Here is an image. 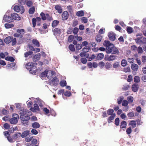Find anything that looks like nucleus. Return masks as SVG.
I'll use <instances>...</instances> for the list:
<instances>
[{
    "label": "nucleus",
    "instance_id": "5fc2aeb1",
    "mask_svg": "<svg viewBox=\"0 0 146 146\" xmlns=\"http://www.w3.org/2000/svg\"><path fill=\"white\" fill-rule=\"evenodd\" d=\"M119 62H116L113 64V66L114 68H117L119 66Z\"/></svg>",
    "mask_w": 146,
    "mask_h": 146
},
{
    "label": "nucleus",
    "instance_id": "bf43d9fd",
    "mask_svg": "<svg viewBox=\"0 0 146 146\" xmlns=\"http://www.w3.org/2000/svg\"><path fill=\"white\" fill-rule=\"evenodd\" d=\"M16 65V63L15 62H12L7 65V66L9 67H13Z\"/></svg>",
    "mask_w": 146,
    "mask_h": 146
},
{
    "label": "nucleus",
    "instance_id": "79ce46f5",
    "mask_svg": "<svg viewBox=\"0 0 146 146\" xmlns=\"http://www.w3.org/2000/svg\"><path fill=\"white\" fill-rule=\"evenodd\" d=\"M134 81L136 83H139L140 81V78L138 76H135L134 78Z\"/></svg>",
    "mask_w": 146,
    "mask_h": 146
},
{
    "label": "nucleus",
    "instance_id": "e2e57ef3",
    "mask_svg": "<svg viewBox=\"0 0 146 146\" xmlns=\"http://www.w3.org/2000/svg\"><path fill=\"white\" fill-rule=\"evenodd\" d=\"M137 51L139 53H142L143 52V51L141 47L139 46L137 48Z\"/></svg>",
    "mask_w": 146,
    "mask_h": 146
},
{
    "label": "nucleus",
    "instance_id": "58836bf2",
    "mask_svg": "<svg viewBox=\"0 0 146 146\" xmlns=\"http://www.w3.org/2000/svg\"><path fill=\"white\" fill-rule=\"evenodd\" d=\"M129 125H131L133 128H134L136 126V123L135 121L132 120L130 121Z\"/></svg>",
    "mask_w": 146,
    "mask_h": 146
},
{
    "label": "nucleus",
    "instance_id": "9b49d317",
    "mask_svg": "<svg viewBox=\"0 0 146 146\" xmlns=\"http://www.w3.org/2000/svg\"><path fill=\"white\" fill-rule=\"evenodd\" d=\"M30 115H21L20 117L21 120L23 122L24 121H27L30 119Z\"/></svg>",
    "mask_w": 146,
    "mask_h": 146
},
{
    "label": "nucleus",
    "instance_id": "2f4dec72",
    "mask_svg": "<svg viewBox=\"0 0 146 146\" xmlns=\"http://www.w3.org/2000/svg\"><path fill=\"white\" fill-rule=\"evenodd\" d=\"M35 11V7L33 6L30 8L29 11V13L30 14H33L34 13Z\"/></svg>",
    "mask_w": 146,
    "mask_h": 146
},
{
    "label": "nucleus",
    "instance_id": "aec40b11",
    "mask_svg": "<svg viewBox=\"0 0 146 146\" xmlns=\"http://www.w3.org/2000/svg\"><path fill=\"white\" fill-rule=\"evenodd\" d=\"M30 110L31 111H34V110H35V111L37 110V111H39V107L38 106V105L37 104H34V108H31Z\"/></svg>",
    "mask_w": 146,
    "mask_h": 146
},
{
    "label": "nucleus",
    "instance_id": "ddd939ff",
    "mask_svg": "<svg viewBox=\"0 0 146 146\" xmlns=\"http://www.w3.org/2000/svg\"><path fill=\"white\" fill-rule=\"evenodd\" d=\"M68 13L67 11H65L63 12L62 14V17L63 20H66L68 17Z\"/></svg>",
    "mask_w": 146,
    "mask_h": 146
},
{
    "label": "nucleus",
    "instance_id": "4be33fe9",
    "mask_svg": "<svg viewBox=\"0 0 146 146\" xmlns=\"http://www.w3.org/2000/svg\"><path fill=\"white\" fill-rule=\"evenodd\" d=\"M112 44L110 43L109 41L108 40H105L103 43V45L104 46H106V47L110 46H111V45Z\"/></svg>",
    "mask_w": 146,
    "mask_h": 146
},
{
    "label": "nucleus",
    "instance_id": "2eb2a0df",
    "mask_svg": "<svg viewBox=\"0 0 146 146\" xmlns=\"http://www.w3.org/2000/svg\"><path fill=\"white\" fill-rule=\"evenodd\" d=\"M12 36H9L6 37L4 40L5 42L7 44L10 43L12 40Z\"/></svg>",
    "mask_w": 146,
    "mask_h": 146
},
{
    "label": "nucleus",
    "instance_id": "473e14b6",
    "mask_svg": "<svg viewBox=\"0 0 146 146\" xmlns=\"http://www.w3.org/2000/svg\"><path fill=\"white\" fill-rule=\"evenodd\" d=\"M76 15L79 17H82L84 16V12L83 11H80L77 12Z\"/></svg>",
    "mask_w": 146,
    "mask_h": 146
},
{
    "label": "nucleus",
    "instance_id": "4468645a",
    "mask_svg": "<svg viewBox=\"0 0 146 146\" xmlns=\"http://www.w3.org/2000/svg\"><path fill=\"white\" fill-rule=\"evenodd\" d=\"M41 54L40 53H38L35 55L33 57V61L34 62H36L39 60Z\"/></svg>",
    "mask_w": 146,
    "mask_h": 146
},
{
    "label": "nucleus",
    "instance_id": "f3484780",
    "mask_svg": "<svg viewBox=\"0 0 146 146\" xmlns=\"http://www.w3.org/2000/svg\"><path fill=\"white\" fill-rule=\"evenodd\" d=\"M138 66L135 64H133L131 65V68L134 71H137L138 69Z\"/></svg>",
    "mask_w": 146,
    "mask_h": 146
},
{
    "label": "nucleus",
    "instance_id": "6e6552de",
    "mask_svg": "<svg viewBox=\"0 0 146 146\" xmlns=\"http://www.w3.org/2000/svg\"><path fill=\"white\" fill-rule=\"evenodd\" d=\"M59 81L58 79L55 76L51 80L50 82L52 83L54 85L56 86L58 84Z\"/></svg>",
    "mask_w": 146,
    "mask_h": 146
},
{
    "label": "nucleus",
    "instance_id": "393cba45",
    "mask_svg": "<svg viewBox=\"0 0 146 146\" xmlns=\"http://www.w3.org/2000/svg\"><path fill=\"white\" fill-rule=\"evenodd\" d=\"M59 22L57 20H54L52 23V26L53 28L55 27L59 23Z\"/></svg>",
    "mask_w": 146,
    "mask_h": 146
},
{
    "label": "nucleus",
    "instance_id": "774afa93",
    "mask_svg": "<svg viewBox=\"0 0 146 146\" xmlns=\"http://www.w3.org/2000/svg\"><path fill=\"white\" fill-rule=\"evenodd\" d=\"M81 61L82 63L83 64H85L87 62V60L85 58H82L81 59Z\"/></svg>",
    "mask_w": 146,
    "mask_h": 146
},
{
    "label": "nucleus",
    "instance_id": "37998d69",
    "mask_svg": "<svg viewBox=\"0 0 146 146\" xmlns=\"http://www.w3.org/2000/svg\"><path fill=\"white\" fill-rule=\"evenodd\" d=\"M69 48L71 51L74 52L75 51L74 46L73 44H70L69 46Z\"/></svg>",
    "mask_w": 146,
    "mask_h": 146
},
{
    "label": "nucleus",
    "instance_id": "9d476101",
    "mask_svg": "<svg viewBox=\"0 0 146 146\" xmlns=\"http://www.w3.org/2000/svg\"><path fill=\"white\" fill-rule=\"evenodd\" d=\"M54 35L56 36L59 35L61 33V30L58 28H56L52 31Z\"/></svg>",
    "mask_w": 146,
    "mask_h": 146
},
{
    "label": "nucleus",
    "instance_id": "e433bc0d",
    "mask_svg": "<svg viewBox=\"0 0 146 146\" xmlns=\"http://www.w3.org/2000/svg\"><path fill=\"white\" fill-rule=\"evenodd\" d=\"M40 15L41 17V19L43 20H46V14H45L43 12H42L40 14Z\"/></svg>",
    "mask_w": 146,
    "mask_h": 146
},
{
    "label": "nucleus",
    "instance_id": "6ab92c4d",
    "mask_svg": "<svg viewBox=\"0 0 146 146\" xmlns=\"http://www.w3.org/2000/svg\"><path fill=\"white\" fill-rule=\"evenodd\" d=\"M115 116V114L113 113L111 114V115L108 118V121L109 123H110L112 122V121L113 120Z\"/></svg>",
    "mask_w": 146,
    "mask_h": 146
},
{
    "label": "nucleus",
    "instance_id": "ea45409f",
    "mask_svg": "<svg viewBox=\"0 0 146 146\" xmlns=\"http://www.w3.org/2000/svg\"><path fill=\"white\" fill-rule=\"evenodd\" d=\"M102 36L100 35H98L96 37V40L98 42H100L102 40Z\"/></svg>",
    "mask_w": 146,
    "mask_h": 146
},
{
    "label": "nucleus",
    "instance_id": "a211bd4d",
    "mask_svg": "<svg viewBox=\"0 0 146 146\" xmlns=\"http://www.w3.org/2000/svg\"><path fill=\"white\" fill-rule=\"evenodd\" d=\"M53 75V73L52 71H47L46 73V77L48 78H51Z\"/></svg>",
    "mask_w": 146,
    "mask_h": 146
},
{
    "label": "nucleus",
    "instance_id": "052dcab7",
    "mask_svg": "<svg viewBox=\"0 0 146 146\" xmlns=\"http://www.w3.org/2000/svg\"><path fill=\"white\" fill-rule=\"evenodd\" d=\"M33 3L32 1L29 0L27 1L26 4L29 7H31Z\"/></svg>",
    "mask_w": 146,
    "mask_h": 146
},
{
    "label": "nucleus",
    "instance_id": "1a4fd4ad",
    "mask_svg": "<svg viewBox=\"0 0 146 146\" xmlns=\"http://www.w3.org/2000/svg\"><path fill=\"white\" fill-rule=\"evenodd\" d=\"M21 115H32L31 112L29 110L26 109L23 110L21 112Z\"/></svg>",
    "mask_w": 146,
    "mask_h": 146
},
{
    "label": "nucleus",
    "instance_id": "69168bd1",
    "mask_svg": "<svg viewBox=\"0 0 146 146\" xmlns=\"http://www.w3.org/2000/svg\"><path fill=\"white\" fill-rule=\"evenodd\" d=\"M123 71L125 72H129L130 71V68L129 67L126 68H124L123 69Z\"/></svg>",
    "mask_w": 146,
    "mask_h": 146
},
{
    "label": "nucleus",
    "instance_id": "a18cd8bd",
    "mask_svg": "<svg viewBox=\"0 0 146 146\" xmlns=\"http://www.w3.org/2000/svg\"><path fill=\"white\" fill-rule=\"evenodd\" d=\"M127 100L129 103H131L133 102V97L131 96H128L127 97Z\"/></svg>",
    "mask_w": 146,
    "mask_h": 146
},
{
    "label": "nucleus",
    "instance_id": "de8ad7c7",
    "mask_svg": "<svg viewBox=\"0 0 146 146\" xmlns=\"http://www.w3.org/2000/svg\"><path fill=\"white\" fill-rule=\"evenodd\" d=\"M127 115L129 117L130 119L134 116V113L133 111L129 112Z\"/></svg>",
    "mask_w": 146,
    "mask_h": 146
},
{
    "label": "nucleus",
    "instance_id": "dca6fc26",
    "mask_svg": "<svg viewBox=\"0 0 146 146\" xmlns=\"http://www.w3.org/2000/svg\"><path fill=\"white\" fill-rule=\"evenodd\" d=\"M131 88L133 91L134 92H136L138 90L139 88L138 85L137 84H134L132 85Z\"/></svg>",
    "mask_w": 146,
    "mask_h": 146
},
{
    "label": "nucleus",
    "instance_id": "c9c22d12",
    "mask_svg": "<svg viewBox=\"0 0 146 146\" xmlns=\"http://www.w3.org/2000/svg\"><path fill=\"white\" fill-rule=\"evenodd\" d=\"M46 19L47 20L50 21L53 20L52 17L51 15H50L46 13Z\"/></svg>",
    "mask_w": 146,
    "mask_h": 146
},
{
    "label": "nucleus",
    "instance_id": "f8f14e48",
    "mask_svg": "<svg viewBox=\"0 0 146 146\" xmlns=\"http://www.w3.org/2000/svg\"><path fill=\"white\" fill-rule=\"evenodd\" d=\"M116 56L113 54H111L108 58H105V60H108L109 61H111L114 60L116 58Z\"/></svg>",
    "mask_w": 146,
    "mask_h": 146
},
{
    "label": "nucleus",
    "instance_id": "864d4df0",
    "mask_svg": "<svg viewBox=\"0 0 146 146\" xmlns=\"http://www.w3.org/2000/svg\"><path fill=\"white\" fill-rule=\"evenodd\" d=\"M128 102L126 100H123L122 102V105L124 106H127L128 105Z\"/></svg>",
    "mask_w": 146,
    "mask_h": 146
},
{
    "label": "nucleus",
    "instance_id": "423d86ee",
    "mask_svg": "<svg viewBox=\"0 0 146 146\" xmlns=\"http://www.w3.org/2000/svg\"><path fill=\"white\" fill-rule=\"evenodd\" d=\"M115 35V33L112 32L108 33V36L111 40L114 41L116 39Z\"/></svg>",
    "mask_w": 146,
    "mask_h": 146
},
{
    "label": "nucleus",
    "instance_id": "0eeeda50",
    "mask_svg": "<svg viewBox=\"0 0 146 146\" xmlns=\"http://www.w3.org/2000/svg\"><path fill=\"white\" fill-rule=\"evenodd\" d=\"M11 17L13 19V20L14 19L15 20H20L21 19V17L19 15L16 13L12 14L11 15Z\"/></svg>",
    "mask_w": 146,
    "mask_h": 146
},
{
    "label": "nucleus",
    "instance_id": "20e7f679",
    "mask_svg": "<svg viewBox=\"0 0 146 146\" xmlns=\"http://www.w3.org/2000/svg\"><path fill=\"white\" fill-rule=\"evenodd\" d=\"M3 21H4L5 22L9 23H10L13 21L12 17L7 16L6 14L4 15L3 19Z\"/></svg>",
    "mask_w": 146,
    "mask_h": 146
},
{
    "label": "nucleus",
    "instance_id": "680f3d73",
    "mask_svg": "<svg viewBox=\"0 0 146 146\" xmlns=\"http://www.w3.org/2000/svg\"><path fill=\"white\" fill-rule=\"evenodd\" d=\"M123 99L122 97H120L117 99V103L118 104H120L121 103V102Z\"/></svg>",
    "mask_w": 146,
    "mask_h": 146
},
{
    "label": "nucleus",
    "instance_id": "7ed1b4c3",
    "mask_svg": "<svg viewBox=\"0 0 146 146\" xmlns=\"http://www.w3.org/2000/svg\"><path fill=\"white\" fill-rule=\"evenodd\" d=\"M36 22L37 25L38 26H40L41 24V18L39 17H37L36 18H33L32 19V22L33 27H35L36 25Z\"/></svg>",
    "mask_w": 146,
    "mask_h": 146
},
{
    "label": "nucleus",
    "instance_id": "4d7b16f0",
    "mask_svg": "<svg viewBox=\"0 0 146 146\" xmlns=\"http://www.w3.org/2000/svg\"><path fill=\"white\" fill-rule=\"evenodd\" d=\"M12 45L13 46L15 45L17 43L16 39L15 38H14L13 39L12 37Z\"/></svg>",
    "mask_w": 146,
    "mask_h": 146
},
{
    "label": "nucleus",
    "instance_id": "c85d7f7f",
    "mask_svg": "<svg viewBox=\"0 0 146 146\" xmlns=\"http://www.w3.org/2000/svg\"><path fill=\"white\" fill-rule=\"evenodd\" d=\"M14 25L13 24L6 23L5 24V27L6 29H9L13 27Z\"/></svg>",
    "mask_w": 146,
    "mask_h": 146
},
{
    "label": "nucleus",
    "instance_id": "13d9d810",
    "mask_svg": "<svg viewBox=\"0 0 146 146\" xmlns=\"http://www.w3.org/2000/svg\"><path fill=\"white\" fill-rule=\"evenodd\" d=\"M47 70H45L41 73L40 76L42 77H44L46 76Z\"/></svg>",
    "mask_w": 146,
    "mask_h": 146
},
{
    "label": "nucleus",
    "instance_id": "412c9836",
    "mask_svg": "<svg viewBox=\"0 0 146 146\" xmlns=\"http://www.w3.org/2000/svg\"><path fill=\"white\" fill-rule=\"evenodd\" d=\"M55 9L59 13H61L62 11V7L58 5H56L55 7Z\"/></svg>",
    "mask_w": 146,
    "mask_h": 146
},
{
    "label": "nucleus",
    "instance_id": "09e8293b",
    "mask_svg": "<svg viewBox=\"0 0 146 146\" xmlns=\"http://www.w3.org/2000/svg\"><path fill=\"white\" fill-rule=\"evenodd\" d=\"M74 39V36L72 35H70L68 38V41L69 42H72Z\"/></svg>",
    "mask_w": 146,
    "mask_h": 146
},
{
    "label": "nucleus",
    "instance_id": "6e6d98bb",
    "mask_svg": "<svg viewBox=\"0 0 146 146\" xmlns=\"http://www.w3.org/2000/svg\"><path fill=\"white\" fill-rule=\"evenodd\" d=\"M76 49L79 50L81 49L82 48V44H78L76 45Z\"/></svg>",
    "mask_w": 146,
    "mask_h": 146
},
{
    "label": "nucleus",
    "instance_id": "f03ea898",
    "mask_svg": "<svg viewBox=\"0 0 146 146\" xmlns=\"http://www.w3.org/2000/svg\"><path fill=\"white\" fill-rule=\"evenodd\" d=\"M106 52L107 54H119V51L117 49L114 47L113 44L111 45L110 46L106 47Z\"/></svg>",
    "mask_w": 146,
    "mask_h": 146
},
{
    "label": "nucleus",
    "instance_id": "49530a36",
    "mask_svg": "<svg viewBox=\"0 0 146 146\" xmlns=\"http://www.w3.org/2000/svg\"><path fill=\"white\" fill-rule=\"evenodd\" d=\"M127 64V62L126 60L123 59L121 60V64L122 66L124 67L126 66Z\"/></svg>",
    "mask_w": 146,
    "mask_h": 146
},
{
    "label": "nucleus",
    "instance_id": "f704fd0d",
    "mask_svg": "<svg viewBox=\"0 0 146 146\" xmlns=\"http://www.w3.org/2000/svg\"><path fill=\"white\" fill-rule=\"evenodd\" d=\"M127 125L126 122L125 121H123L121 123L120 127L121 128H125Z\"/></svg>",
    "mask_w": 146,
    "mask_h": 146
},
{
    "label": "nucleus",
    "instance_id": "a878e982",
    "mask_svg": "<svg viewBox=\"0 0 146 146\" xmlns=\"http://www.w3.org/2000/svg\"><path fill=\"white\" fill-rule=\"evenodd\" d=\"M32 42L33 44L36 45L37 47H39L40 46L39 42L36 39H33L32 40Z\"/></svg>",
    "mask_w": 146,
    "mask_h": 146
},
{
    "label": "nucleus",
    "instance_id": "b1692460",
    "mask_svg": "<svg viewBox=\"0 0 146 146\" xmlns=\"http://www.w3.org/2000/svg\"><path fill=\"white\" fill-rule=\"evenodd\" d=\"M9 121L11 123L15 124L17 123L18 120L16 118H12L10 119Z\"/></svg>",
    "mask_w": 146,
    "mask_h": 146
},
{
    "label": "nucleus",
    "instance_id": "cd10ccee",
    "mask_svg": "<svg viewBox=\"0 0 146 146\" xmlns=\"http://www.w3.org/2000/svg\"><path fill=\"white\" fill-rule=\"evenodd\" d=\"M5 59L11 62H14L15 60V59L12 56H7L5 58Z\"/></svg>",
    "mask_w": 146,
    "mask_h": 146
},
{
    "label": "nucleus",
    "instance_id": "603ef678",
    "mask_svg": "<svg viewBox=\"0 0 146 146\" xmlns=\"http://www.w3.org/2000/svg\"><path fill=\"white\" fill-rule=\"evenodd\" d=\"M127 30L129 33H131L133 32V29L130 27H128L127 28Z\"/></svg>",
    "mask_w": 146,
    "mask_h": 146
},
{
    "label": "nucleus",
    "instance_id": "3c124183",
    "mask_svg": "<svg viewBox=\"0 0 146 146\" xmlns=\"http://www.w3.org/2000/svg\"><path fill=\"white\" fill-rule=\"evenodd\" d=\"M114 112L113 110L110 109L107 111V113L108 115H111V114H113Z\"/></svg>",
    "mask_w": 146,
    "mask_h": 146
},
{
    "label": "nucleus",
    "instance_id": "8fccbe9b",
    "mask_svg": "<svg viewBox=\"0 0 146 146\" xmlns=\"http://www.w3.org/2000/svg\"><path fill=\"white\" fill-rule=\"evenodd\" d=\"M64 95L67 97H70L72 95L71 93L68 91H66L64 92Z\"/></svg>",
    "mask_w": 146,
    "mask_h": 146
},
{
    "label": "nucleus",
    "instance_id": "4c0bfd02",
    "mask_svg": "<svg viewBox=\"0 0 146 146\" xmlns=\"http://www.w3.org/2000/svg\"><path fill=\"white\" fill-rule=\"evenodd\" d=\"M104 57V54L102 53H100L98 55L97 58L98 60H101Z\"/></svg>",
    "mask_w": 146,
    "mask_h": 146
},
{
    "label": "nucleus",
    "instance_id": "0e129e2a",
    "mask_svg": "<svg viewBox=\"0 0 146 146\" xmlns=\"http://www.w3.org/2000/svg\"><path fill=\"white\" fill-rule=\"evenodd\" d=\"M132 130L131 127H129L127 128L126 131V132L127 134H130Z\"/></svg>",
    "mask_w": 146,
    "mask_h": 146
},
{
    "label": "nucleus",
    "instance_id": "c03bdc74",
    "mask_svg": "<svg viewBox=\"0 0 146 146\" xmlns=\"http://www.w3.org/2000/svg\"><path fill=\"white\" fill-rule=\"evenodd\" d=\"M66 81L64 80H62L60 83V85L62 87L66 86Z\"/></svg>",
    "mask_w": 146,
    "mask_h": 146
},
{
    "label": "nucleus",
    "instance_id": "bb28decb",
    "mask_svg": "<svg viewBox=\"0 0 146 146\" xmlns=\"http://www.w3.org/2000/svg\"><path fill=\"white\" fill-rule=\"evenodd\" d=\"M29 131H25L23 132L21 135V136L22 138H24L26 137L29 134Z\"/></svg>",
    "mask_w": 146,
    "mask_h": 146
},
{
    "label": "nucleus",
    "instance_id": "72a5a7b5",
    "mask_svg": "<svg viewBox=\"0 0 146 146\" xmlns=\"http://www.w3.org/2000/svg\"><path fill=\"white\" fill-rule=\"evenodd\" d=\"M90 49V47L88 46H86L82 49V51L83 52L86 53L89 51Z\"/></svg>",
    "mask_w": 146,
    "mask_h": 146
},
{
    "label": "nucleus",
    "instance_id": "5701e85b",
    "mask_svg": "<svg viewBox=\"0 0 146 146\" xmlns=\"http://www.w3.org/2000/svg\"><path fill=\"white\" fill-rule=\"evenodd\" d=\"M32 126L34 129H37L40 127V125L37 122H35L32 123Z\"/></svg>",
    "mask_w": 146,
    "mask_h": 146
},
{
    "label": "nucleus",
    "instance_id": "a19ab883",
    "mask_svg": "<svg viewBox=\"0 0 146 146\" xmlns=\"http://www.w3.org/2000/svg\"><path fill=\"white\" fill-rule=\"evenodd\" d=\"M17 32L21 35H23L25 33V30L23 29H18L17 30Z\"/></svg>",
    "mask_w": 146,
    "mask_h": 146
},
{
    "label": "nucleus",
    "instance_id": "f257e3e1",
    "mask_svg": "<svg viewBox=\"0 0 146 146\" xmlns=\"http://www.w3.org/2000/svg\"><path fill=\"white\" fill-rule=\"evenodd\" d=\"M35 63L33 62H28L25 65L26 68L28 70H29L31 73L33 74H35L36 72V67L34 66Z\"/></svg>",
    "mask_w": 146,
    "mask_h": 146
},
{
    "label": "nucleus",
    "instance_id": "c756f323",
    "mask_svg": "<svg viewBox=\"0 0 146 146\" xmlns=\"http://www.w3.org/2000/svg\"><path fill=\"white\" fill-rule=\"evenodd\" d=\"M33 52L31 50H29L28 52H26L24 54V56L26 58L32 54Z\"/></svg>",
    "mask_w": 146,
    "mask_h": 146
},
{
    "label": "nucleus",
    "instance_id": "338daca9",
    "mask_svg": "<svg viewBox=\"0 0 146 146\" xmlns=\"http://www.w3.org/2000/svg\"><path fill=\"white\" fill-rule=\"evenodd\" d=\"M14 36L15 37H19V38H22L23 37L22 35L20 34L15 33L14 34Z\"/></svg>",
    "mask_w": 146,
    "mask_h": 146
},
{
    "label": "nucleus",
    "instance_id": "7c9ffc66",
    "mask_svg": "<svg viewBox=\"0 0 146 146\" xmlns=\"http://www.w3.org/2000/svg\"><path fill=\"white\" fill-rule=\"evenodd\" d=\"M21 133L19 132H17L15 134L13 135V137L14 139H16L21 137Z\"/></svg>",
    "mask_w": 146,
    "mask_h": 146
},
{
    "label": "nucleus",
    "instance_id": "39448f33",
    "mask_svg": "<svg viewBox=\"0 0 146 146\" xmlns=\"http://www.w3.org/2000/svg\"><path fill=\"white\" fill-rule=\"evenodd\" d=\"M21 10H20L19 7L17 5L15 6L13 9L14 11L17 12H19L20 11H21L22 13L24 12L25 11V9L24 7L23 6H21Z\"/></svg>",
    "mask_w": 146,
    "mask_h": 146
}]
</instances>
